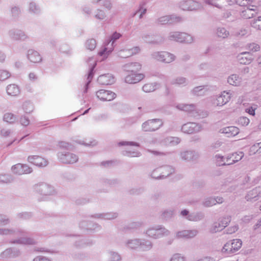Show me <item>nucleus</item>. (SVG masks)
I'll return each instance as SVG.
<instances>
[{"mask_svg":"<svg viewBox=\"0 0 261 261\" xmlns=\"http://www.w3.org/2000/svg\"><path fill=\"white\" fill-rule=\"evenodd\" d=\"M177 108L188 112H192L195 110V107L193 105H179L177 106Z\"/></svg>","mask_w":261,"mask_h":261,"instance_id":"obj_25","label":"nucleus"},{"mask_svg":"<svg viewBox=\"0 0 261 261\" xmlns=\"http://www.w3.org/2000/svg\"><path fill=\"white\" fill-rule=\"evenodd\" d=\"M236 3L241 6L249 7L253 3V0H236Z\"/></svg>","mask_w":261,"mask_h":261,"instance_id":"obj_27","label":"nucleus"},{"mask_svg":"<svg viewBox=\"0 0 261 261\" xmlns=\"http://www.w3.org/2000/svg\"><path fill=\"white\" fill-rule=\"evenodd\" d=\"M96 16L99 19H102L104 17V14L102 11H99Z\"/></svg>","mask_w":261,"mask_h":261,"instance_id":"obj_45","label":"nucleus"},{"mask_svg":"<svg viewBox=\"0 0 261 261\" xmlns=\"http://www.w3.org/2000/svg\"><path fill=\"white\" fill-rule=\"evenodd\" d=\"M111 51V50H107V49L105 48L102 51H100L98 54L100 56H103V57L107 58V56L108 55L109 53Z\"/></svg>","mask_w":261,"mask_h":261,"instance_id":"obj_40","label":"nucleus"},{"mask_svg":"<svg viewBox=\"0 0 261 261\" xmlns=\"http://www.w3.org/2000/svg\"><path fill=\"white\" fill-rule=\"evenodd\" d=\"M258 62L259 65L261 66V56L258 59Z\"/></svg>","mask_w":261,"mask_h":261,"instance_id":"obj_51","label":"nucleus"},{"mask_svg":"<svg viewBox=\"0 0 261 261\" xmlns=\"http://www.w3.org/2000/svg\"><path fill=\"white\" fill-rule=\"evenodd\" d=\"M157 58L159 61L165 63H170L174 59L173 55L165 51L159 53Z\"/></svg>","mask_w":261,"mask_h":261,"instance_id":"obj_14","label":"nucleus"},{"mask_svg":"<svg viewBox=\"0 0 261 261\" xmlns=\"http://www.w3.org/2000/svg\"><path fill=\"white\" fill-rule=\"evenodd\" d=\"M257 106L254 105L245 109V112L249 115L254 116L255 115V111L257 109Z\"/></svg>","mask_w":261,"mask_h":261,"instance_id":"obj_34","label":"nucleus"},{"mask_svg":"<svg viewBox=\"0 0 261 261\" xmlns=\"http://www.w3.org/2000/svg\"><path fill=\"white\" fill-rule=\"evenodd\" d=\"M140 51V48L138 47H135L129 50L122 51L120 55L122 58H126L136 54Z\"/></svg>","mask_w":261,"mask_h":261,"instance_id":"obj_20","label":"nucleus"},{"mask_svg":"<svg viewBox=\"0 0 261 261\" xmlns=\"http://www.w3.org/2000/svg\"><path fill=\"white\" fill-rule=\"evenodd\" d=\"M196 234V231L194 230H183L178 232L177 236L179 238H191L195 236Z\"/></svg>","mask_w":261,"mask_h":261,"instance_id":"obj_21","label":"nucleus"},{"mask_svg":"<svg viewBox=\"0 0 261 261\" xmlns=\"http://www.w3.org/2000/svg\"><path fill=\"white\" fill-rule=\"evenodd\" d=\"M248 49L250 53L258 51L260 49V46L255 43H252L248 45Z\"/></svg>","mask_w":261,"mask_h":261,"instance_id":"obj_31","label":"nucleus"},{"mask_svg":"<svg viewBox=\"0 0 261 261\" xmlns=\"http://www.w3.org/2000/svg\"><path fill=\"white\" fill-rule=\"evenodd\" d=\"M238 123L241 126H246L249 124L250 120L248 118L243 116L239 119Z\"/></svg>","mask_w":261,"mask_h":261,"instance_id":"obj_29","label":"nucleus"},{"mask_svg":"<svg viewBox=\"0 0 261 261\" xmlns=\"http://www.w3.org/2000/svg\"><path fill=\"white\" fill-rule=\"evenodd\" d=\"M188 214V211L187 210H183L181 212V214L183 216H186Z\"/></svg>","mask_w":261,"mask_h":261,"instance_id":"obj_49","label":"nucleus"},{"mask_svg":"<svg viewBox=\"0 0 261 261\" xmlns=\"http://www.w3.org/2000/svg\"><path fill=\"white\" fill-rule=\"evenodd\" d=\"M170 261H185L184 258L178 254L174 255Z\"/></svg>","mask_w":261,"mask_h":261,"instance_id":"obj_38","label":"nucleus"},{"mask_svg":"<svg viewBox=\"0 0 261 261\" xmlns=\"http://www.w3.org/2000/svg\"><path fill=\"white\" fill-rule=\"evenodd\" d=\"M200 127L195 123L189 122L184 124L182 131L186 134H192L199 130Z\"/></svg>","mask_w":261,"mask_h":261,"instance_id":"obj_10","label":"nucleus"},{"mask_svg":"<svg viewBox=\"0 0 261 261\" xmlns=\"http://www.w3.org/2000/svg\"><path fill=\"white\" fill-rule=\"evenodd\" d=\"M251 26L256 29L261 30V16L258 17L256 19H254L251 23Z\"/></svg>","mask_w":261,"mask_h":261,"instance_id":"obj_26","label":"nucleus"},{"mask_svg":"<svg viewBox=\"0 0 261 261\" xmlns=\"http://www.w3.org/2000/svg\"><path fill=\"white\" fill-rule=\"evenodd\" d=\"M197 261H214L212 258L210 257H205L203 258L197 260Z\"/></svg>","mask_w":261,"mask_h":261,"instance_id":"obj_47","label":"nucleus"},{"mask_svg":"<svg viewBox=\"0 0 261 261\" xmlns=\"http://www.w3.org/2000/svg\"><path fill=\"white\" fill-rule=\"evenodd\" d=\"M3 120L7 123H13L15 122L16 118L13 114L7 113L4 115Z\"/></svg>","mask_w":261,"mask_h":261,"instance_id":"obj_24","label":"nucleus"},{"mask_svg":"<svg viewBox=\"0 0 261 261\" xmlns=\"http://www.w3.org/2000/svg\"><path fill=\"white\" fill-rule=\"evenodd\" d=\"M143 90L145 92H150L153 91V87L150 84L144 85L142 87Z\"/></svg>","mask_w":261,"mask_h":261,"instance_id":"obj_37","label":"nucleus"},{"mask_svg":"<svg viewBox=\"0 0 261 261\" xmlns=\"http://www.w3.org/2000/svg\"><path fill=\"white\" fill-rule=\"evenodd\" d=\"M186 80L185 78L179 77L177 78L175 82V83L177 85H182L185 83Z\"/></svg>","mask_w":261,"mask_h":261,"instance_id":"obj_42","label":"nucleus"},{"mask_svg":"<svg viewBox=\"0 0 261 261\" xmlns=\"http://www.w3.org/2000/svg\"><path fill=\"white\" fill-rule=\"evenodd\" d=\"M8 94L11 96H16L20 93V90L18 86L15 84H10L7 87Z\"/></svg>","mask_w":261,"mask_h":261,"instance_id":"obj_17","label":"nucleus"},{"mask_svg":"<svg viewBox=\"0 0 261 261\" xmlns=\"http://www.w3.org/2000/svg\"><path fill=\"white\" fill-rule=\"evenodd\" d=\"M96 45V41L93 39L87 40L86 43V48L90 50H93L95 48Z\"/></svg>","mask_w":261,"mask_h":261,"instance_id":"obj_28","label":"nucleus"},{"mask_svg":"<svg viewBox=\"0 0 261 261\" xmlns=\"http://www.w3.org/2000/svg\"><path fill=\"white\" fill-rule=\"evenodd\" d=\"M34 261H49V260L44 257H37L34 259Z\"/></svg>","mask_w":261,"mask_h":261,"instance_id":"obj_46","label":"nucleus"},{"mask_svg":"<svg viewBox=\"0 0 261 261\" xmlns=\"http://www.w3.org/2000/svg\"><path fill=\"white\" fill-rule=\"evenodd\" d=\"M28 58L33 63H38L41 60V58L39 53L36 51H29Z\"/></svg>","mask_w":261,"mask_h":261,"instance_id":"obj_19","label":"nucleus"},{"mask_svg":"<svg viewBox=\"0 0 261 261\" xmlns=\"http://www.w3.org/2000/svg\"><path fill=\"white\" fill-rule=\"evenodd\" d=\"M20 122L22 125L27 126L30 123V120L26 117H22L20 119Z\"/></svg>","mask_w":261,"mask_h":261,"instance_id":"obj_39","label":"nucleus"},{"mask_svg":"<svg viewBox=\"0 0 261 261\" xmlns=\"http://www.w3.org/2000/svg\"><path fill=\"white\" fill-rule=\"evenodd\" d=\"M243 156V153L242 152L233 153L226 157L225 163H220V164H227V165L233 164L241 160Z\"/></svg>","mask_w":261,"mask_h":261,"instance_id":"obj_12","label":"nucleus"},{"mask_svg":"<svg viewBox=\"0 0 261 261\" xmlns=\"http://www.w3.org/2000/svg\"><path fill=\"white\" fill-rule=\"evenodd\" d=\"M242 246L240 239H233L226 243L221 249V252L226 254H233L238 251Z\"/></svg>","mask_w":261,"mask_h":261,"instance_id":"obj_1","label":"nucleus"},{"mask_svg":"<svg viewBox=\"0 0 261 261\" xmlns=\"http://www.w3.org/2000/svg\"><path fill=\"white\" fill-rule=\"evenodd\" d=\"M223 133L227 134L228 137H233L239 134V129L236 126H228L223 128Z\"/></svg>","mask_w":261,"mask_h":261,"instance_id":"obj_18","label":"nucleus"},{"mask_svg":"<svg viewBox=\"0 0 261 261\" xmlns=\"http://www.w3.org/2000/svg\"><path fill=\"white\" fill-rule=\"evenodd\" d=\"M223 202V198L221 197H217L216 199L210 198L205 202V205L206 206H211L216 204L217 203H221Z\"/></svg>","mask_w":261,"mask_h":261,"instance_id":"obj_23","label":"nucleus"},{"mask_svg":"<svg viewBox=\"0 0 261 261\" xmlns=\"http://www.w3.org/2000/svg\"><path fill=\"white\" fill-rule=\"evenodd\" d=\"M238 60L241 64H247L251 62L252 57L249 52H244L238 56Z\"/></svg>","mask_w":261,"mask_h":261,"instance_id":"obj_16","label":"nucleus"},{"mask_svg":"<svg viewBox=\"0 0 261 261\" xmlns=\"http://www.w3.org/2000/svg\"><path fill=\"white\" fill-rule=\"evenodd\" d=\"M170 38L179 42L191 43L192 41V37L186 33L174 32Z\"/></svg>","mask_w":261,"mask_h":261,"instance_id":"obj_5","label":"nucleus"},{"mask_svg":"<svg viewBox=\"0 0 261 261\" xmlns=\"http://www.w3.org/2000/svg\"><path fill=\"white\" fill-rule=\"evenodd\" d=\"M231 98V94L229 92L224 91L221 95L218 97L215 101V105L217 106H222L228 102Z\"/></svg>","mask_w":261,"mask_h":261,"instance_id":"obj_11","label":"nucleus"},{"mask_svg":"<svg viewBox=\"0 0 261 261\" xmlns=\"http://www.w3.org/2000/svg\"><path fill=\"white\" fill-rule=\"evenodd\" d=\"M216 163L218 166H223V165H227V164H220V163H226V157L224 158V156L220 155H216Z\"/></svg>","mask_w":261,"mask_h":261,"instance_id":"obj_36","label":"nucleus"},{"mask_svg":"<svg viewBox=\"0 0 261 261\" xmlns=\"http://www.w3.org/2000/svg\"><path fill=\"white\" fill-rule=\"evenodd\" d=\"M228 83L233 86H239L241 83V79L236 74H232L228 78Z\"/></svg>","mask_w":261,"mask_h":261,"instance_id":"obj_22","label":"nucleus"},{"mask_svg":"<svg viewBox=\"0 0 261 261\" xmlns=\"http://www.w3.org/2000/svg\"><path fill=\"white\" fill-rule=\"evenodd\" d=\"M243 102V99L241 100V102L242 103Z\"/></svg>","mask_w":261,"mask_h":261,"instance_id":"obj_52","label":"nucleus"},{"mask_svg":"<svg viewBox=\"0 0 261 261\" xmlns=\"http://www.w3.org/2000/svg\"><path fill=\"white\" fill-rule=\"evenodd\" d=\"M163 124L161 120L154 119L149 120L142 124V129L145 132L154 131L159 129Z\"/></svg>","mask_w":261,"mask_h":261,"instance_id":"obj_2","label":"nucleus"},{"mask_svg":"<svg viewBox=\"0 0 261 261\" xmlns=\"http://www.w3.org/2000/svg\"><path fill=\"white\" fill-rule=\"evenodd\" d=\"M252 192V193H254V190L252 191V192Z\"/></svg>","mask_w":261,"mask_h":261,"instance_id":"obj_53","label":"nucleus"},{"mask_svg":"<svg viewBox=\"0 0 261 261\" xmlns=\"http://www.w3.org/2000/svg\"><path fill=\"white\" fill-rule=\"evenodd\" d=\"M250 151L254 153L261 152V142L254 144L251 147Z\"/></svg>","mask_w":261,"mask_h":261,"instance_id":"obj_33","label":"nucleus"},{"mask_svg":"<svg viewBox=\"0 0 261 261\" xmlns=\"http://www.w3.org/2000/svg\"><path fill=\"white\" fill-rule=\"evenodd\" d=\"M248 33V31L246 29H242L238 33V36H244L246 35Z\"/></svg>","mask_w":261,"mask_h":261,"instance_id":"obj_41","label":"nucleus"},{"mask_svg":"<svg viewBox=\"0 0 261 261\" xmlns=\"http://www.w3.org/2000/svg\"><path fill=\"white\" fill-rule=\"evenodd\" d=\"M59 159L61 162L64 164H73L77 161V158L75 155L69 153L65 154H60Z\"/></svg>","mask_w":261,"mask_h":261,"instance_id":"obj_9","label":"nucleus"},{"mask_svg":"<svg viewBox=\"0 0 261 261\" xmlns=\"http://www.w3.org/2000/svg\"><path fill=\"white\" fill-rule=\"evenodd\" d=\"M88 111V110H87L86 111H85V112L84 113H87Z\"/></svg>","mask_w":261,"mask_h":261,"instance_id":"obj_54","label":"nucleus"},{"mask_svg":"<svg viewBox=\"0 0 261 261\" xmlns=\"http://www.w3.org/2000/svg\"><path fill=\"white\" fill-rule=\"evenodd\" d=\"M10 76V73L6 70L0 71V80L4 81Z\"/></svg>","mask_w":261,"mask_h":261,"instance_id":"obj_35","label":"nucleus"},{"mask_svg":"<svg viewBox=\"0 0 261 261\" xmlns=\"http://www.w3.org/2000/svg\"><path fill=\"white\" fill-rule=\"evenodd\" d=\"M12 170L14 174L22 175L28 174L32 172V169L26 165L17 164L12 167Z\"/></svg>","mask_w":261,"mask_h":261,"instance_id":"obj_6","label":"nucleus"},{"mask_svg":"<svg viewBox=\"0 0 261 261\" xmlns=\"http://www.w3.org/2000/svg\"><path fill=\"white\" fill-rule=\"evenodd\" d=\"M28 160L30 163L38 167H44L47 164V161L45 159L38 155L29 156Z\"/></svg>","mask_w":261,"mask_h":261,"instance_id":"obj_8","label":"nucleus"},{"mask_svg":"<svg viewBox=\"0 0 261 261\" xmlns=\"http://www.w3.org/2000/svg\"><path fill=\"white\" fill-rule=\"evenodd\" d=\"M2 134H3L4 136H6L9 135L10 132L7 130H4L2 132Z\"/></svg>","mask_w":261,"mask_h":261,"instance_id":"obj_50","label":"nucleus"},{"mask_svg":"<svg viewBox=\"0 0 261 261\" xmlns=\"http://www.w3.org/2000/svg\"><path fill=\"white\" fill-rule=\"evenodd\" d=\"M142 68V65L139 63H131L125 66V70L128 73H138Z\"/></svg>","mask_w":261,"mask_h":261,"instance_id":"obj_15","label":"nucleus"},{"mask_svg":"<svg viewBox=\"0 0 261 261\" xmlns=\"http://www.w3.org/2000/svg\"><path fill=\"white\" fill-rule=\"evenodd\" d=\"M144 77V75L142 73L130 72L126 76L125 81L128 84L137 83Z\"/></svg>","mask_w":261,"mask_h":261,"instance_id":"obj_7","label":"nucleus"},{"mask_svg":"<svg viewBox=\"0 0 261 261\" xmlns=\"http://www.w3.org/2000/svg\"><path fill=\"white\" fill-rule=\"evenodd\" d=\"M97 81L101 85H111L114 82V77L111 74H106L100 75L98 77Z\"/></svg>","mask_w":261,"mask_h":261,"instance_id":"obj_13","label":"nucleus"},{"mask_svg":"<svg viewBox=\"0 0 261 261\" xmlns=\"http://www.w3.org/2000/svg\"><path fill=\"white\" fill-rule=\"evenodd\" d=\"M257 14V7L255 5H251L242 11L240 15L244 19H250L256 16Z\"/></svg>","mask_w":261,"mask_h":261,"instance_id":"obj_4","label":"nucleus"},{"mask_svg":"<svg viewBox=\"0 0 261 261\" xmlns=\"http://www.w3.org/2000/svg\"><path fill=\"white\" fill-rule=\"evenodd\" d=\"M29 77L30 79H35L36 78V75L33 73H31L29 74Z\"/></svg>","mask_w":261,"mask_h":261,"instance_id":"obj_48","label":"nucleus"},{"mask_svg":"<svg viewBox=\"0 0 261 261\" xmlns=\"http://www.w3.org/2000/svg\"><path fill=\"white\" fill-rule=\"evenodd\" d=\"M218 37L225 38L229 35V33L224 28H219L217 31Z\"/></svg>","mask_w":261,"mask_h":261,"instance_id":"obj_32","label":"nucleus"},{"mask_svg":"<svg viewBox=\"0 0 261 261\" xmlns=\"http://www.w3.org/2000/svg\"><path fill=\"white\" fill-rule=\"evenodd\" d=\"M228 221V219L225 220V223L223 222L222 225H220L219 223H215V225L213 229V231L214 232H217L218 231L222 230V229H223V228L227 226Z\"/></svg>","mask_w":261,"mask_h":261,"instance_id":"obj_30","label":"nucleus"},{"mask_svg":"<svg viewBox=\"0 0 261 261\" xmlns=\"http://www.w3.org/2000/svg\"><path fill=\"white\" fill-rule=\"evenodd\" d=\"M96 96L101 101H111L116 98V94L111 91L101 89L97 91Z\"/></svg>","mask_w":261,"mask_h":261,"instance_id":"obj_3","label":"nucleus"},{"mask_svg":"<svg viewBox=\"0 0 261 261\" xmlns=\"http://www.w3.org/2000/svg\"><path fill=\"white\" fill-rule=\"evenodd\" d=\"M21 243H23L25 244H33V241L31 239H27L24 240H22L20 241Z\"/></svg>","mask_w":261,"mask_h":261,"instance_id":"obj_44","label":"nucleus"},{"mask_svg":"<svg viewBox=\"0 0 261 261\" xmlns=\"http://www.w3.org/2000/svg\"><path fill=\"white\" fill-rule=\"evenodd\" d=\"M121 36V34L118 33H115L113 34L112 38H111V41H113V42L116 39L119 38Z\"/></svg>","mask_w":261,"mask_h":261,"instance_id":"obj_43","label":"nucleus"},{"mask_svg":"<svg viewBox=\"0 0 261 261\" xmlns=\"http://www.w3.org/2000/svg\"><path fill=\"white\" fill-rule=\"evenodd\" d=\"M260 210H261V205H260Z\"/></svg>","mask_w":261,"mask_h":261,"instance_id":"obj_55","label":"nucleus"}]
</instances>
